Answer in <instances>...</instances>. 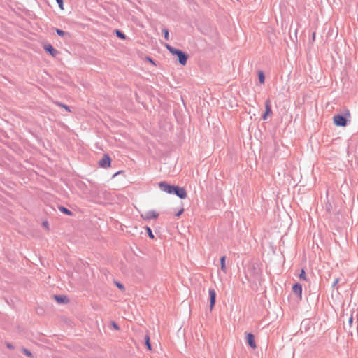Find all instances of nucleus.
Returning a JSON list of instances; mask_svg holds the SVG:
<instances>
[{"instance_id": "26", "label": "nucleus", "mask_w": 358, "mask_h": 358, "mask_svg": "<svg viewBox=\"0 0 358 358\" xmlns=\"http://www.w3.org/2000/svg\"><path fill=\"white\" fill-rule=\"evenodd\" d=\"M6 346L9 349H13L14 348L13 345L12 344L9 343H6Z\"/></svg>"}, {"instance_id": "15", "label": "nucleus", "mask_w": 358, "mask_h": 358, "mask_svg": "<svg viewBox=\"0 0 358 358\" xmlns=\"http://www.w3.org/2000/svg\"><path fill=\"white\" fill-rule=\"evenodd\" d=\"M59 210L67 215H72V212L63 206H59Z\"/></svg>"}, {"instance_id": "29", "label": "nucleus", "mask_w": 358, "mask_h": 358, "mask_svg": "<svg viewBox=\"0 0 358 358\" xmlns=\"http://www.w3.org/2000/svg\"><path fill=\"white\" fill-rule=\"evenodd\" d=\"M148 60L151 63L154 64L153 61L150 58H148Z\"/></svg>"}, {"instance_id": "11", "label": "nucleus", "mask_w": 358, "mask_h": 358, "mask_svg": "<svg viewBox=\"0 0 358 358\" xmlns=\"http://www.w3.org/2000/svg\"><path fill=\"white\" fill-rule=\"evenodd\" d=\"M293 292L299 297V299H302V287L300 284L296 283L292 287Z\"/></svg>"}, {"instance_id": "4", "label": "nucleus", "mask_w": 358, "mask_h": 358, "mask_svg": "<svg viewBox=\"0 0 358 358\" xmlns=\"http://www.w3.org/2000/svg\"><path fill=\"white\" fill-rule=\"evenodd\" d=\"M333 122L338 127H345L347 124L346 119L340 115H335L333 118Z\"/></svg>"}, {"instance_id": "20", "label": "nucleus", "mask_w": 358, "mask_h": 358, "mask_svg": "<svg viewBox=\"0 0 358 358\" xmlns=\"http://www.w3.org/2000/svg\"><path fill=\"white\" fill-rule=\"evenodd\" d=\"M57 104L59 106H60V107L63 108L64 109H65L66 111H68V112H70V111H71V110H70V108H69V107L68 106L64 105V104L61 103H57Z\"/></svg>"}, {"instance_id": "28", "label": "nucleus", "mask_w": 358, "mask_h": 358, "mask_svg": "<svg viewBox=\"0 0 358 358\" xmlns=\"http://www.w3.org/2000/svg\"><path fill=\"white\" fill-rule=\"evenodd\" d=\"M352 321H353V318H352V317H351L350 318V320H349V322H350V324H352Z\"/></svg>"}, {"instance_id": "12", "label": "nucleus", "mask_w": 358, "mask_h": 358, "mask_svg": "<svg viewBox=\"0 0 358 358\" xmlns=\"http://www.w3.org/2000/svg\"><path fill=\"white\" fill-rule=\"evenodd\" d=\"M220 266L221 270L225 273H227V267H226V257L222 256L220 258Z\"/></svg>"}, {"instance_id": "9", "label": "nucleus", "mask_w": 358, "mask_h": 358, "mask_svg": "<svg viewBox=\"0 0 358 358\" xmlns=\"http://www.w3.org/2000/svg\"><path fill=\"white\" fill-rule=\"evenodd\" d=\"M208 293L210 296V309L212 310L215 304L216 292L213 289H210Z\"/></svg>"}, {"instance_id": "5", "label": "nucleus", "mask_w": 358, "mask_h": 358, "mask_svg": "<svg viewBox=\"0 0 358 358\" xmlns=\"http://www.w3.org/2000/svg\"><path fill=\"white\" fill-rule=\"evenodd\" d=\"M174 187V185H169L166 182H160L159 183V187L160 189L168 194H172L173 192Z\"/></svg>"}, {"instance_id": "25", "label": "nucleus", "mask_w": 358, "mask_h": 358, "mask_svg": "<svg viewBox=\"0 0 358 358\" xmlns=\"http://www.w3.org/2000/svg\"><path fill=\"white\" fill-rule=\"evenodd\" d=\"M184 211V209L183 208H181L178 212V213L176 215L177 217H179Z\"/></svg>"}, {"instance_id": "31", "label": "nucleus", "mask_w": 358, "mask_h": 358, "mask_svg": "<svg viewBox=\"0 0 358 358\" xmlns=\"http://www.w3.org/2000/svg\"><path fill=\"white\" fill-rule=\"evenodd\" d=\"M118 287H119L120 288H122V286L121 285H118Z\"/></svg>"}, {"instance_id": "17", "label": "nucleus", "mask_w": 358, "mask_h": 358, "mask_svg": "<svg viewBox=\"0 0 358 358\" xmlns=\"http://www.w3.org/2000/svg\"><path fill=\"white\" fill-rule=\"evenodd\" d=\"M115 34H116V36L118 38H121V39H125L126 38V36L122 32H121L119 30H116L115 31Z\"/></svg>"}, {"instance_id": "18", "label": "nucleus", "mask_w": 358, "mask_h": 358, "mask_svg": "<svg viewBox=\"0 0 358 358\" xmlns=\"http://www.w3.org/2000/svg\"><path fill=\"white\" fill-rule=\"evenodd\" d=\"M145 345L150 351L152 350V347L150 343V338L148 336H146L145 337Z\"/></svg>"}, {"instance_id": "3", "label": "nucleus", "mask_w": 358, "mask_h": 358, "mask_svg": "<svg viewBox=\"0 0 358 358\" xmlns=\"http://www.w3.org/2000/svg\"><path fill=\"white\" fill-rule=\"evenodd\" d=\"M99 165L104 169H107L110 167L111 166V159L108 155L105 154L103 158L99 162Z\"/></svg>"}, {"instance_id": "27", "label": "nucleus", "mask_w": 358, "mask_h": 358, "mask_svg": "<svg viewBox=\"0 0 358 358\" xmlns=\"http://www.w3.org/2000/svg\"><path fill=\"white\" fill-rule=\"evenodd\" d=\"M338 282H339V279L338 278L335 279V280H334V282L333 283V286L334 287L336 286L338 283Z\"/></svg>"}, {"instance_id": "14", "label": "nucleus", "mask_w": 358, "mask_h": 358, "mask_svg": "<svg viewBox=\"0 0 358 358\" xmlns=\"http://www.w3.org/2000/svg\"><path fill=\"white\" fill-rule=\"evenodd\" d=\"M55 299L59 303H67L69 301L66 296H55Z\"/></svg>"}, {"instance_id": "16", "label": "nucleus", "mask_w": 358, "mask_h": 358, "mask_svg": "<svg viewBox=\"0 0 358 358\" xmlns=\"http://www.w3.org/2000/svg\"><path fill=\"white\" fill-rule=\"evenodd\" d=\"M145 229H146V231H147V233H148V236H149L151 239H154V238H155V236H154V234H152L151 229H150L149 227H145Z\"/></svg>"}, {"instance_id": "13", "label": "nucleus", "mask_w": 358, "mask_h": 358, "mask_svg": "<svg viewBox=\"0 0 358 358\" xmlns=\"http://www.w3.org/2000/svg\"><path fill=\"white\" fill-rule=\"evenodd\" d=\"M259 81L261 84L264 83L265 76L263 71H260L258 72Z\"/></svg>"}, {"instance_id": "6", "label": "nucleus", "mask_w": 358, "mask_h": 358, "mask_svg": "<svg viewBox=\"0 0 358 358\" xmlns=\"http://www.w3.org/2000/svg\"><path fill=\"white\" fill-rule=\"evenodd\" d=\"M43 49L49 53L52 57H55L58 55L59 52L53 48L50 43H45L43 45Z\"/></svg>"}, {"instance_id": "24", "label": "nucleus", "mask_w": 358, "mask_h": 358, "mask_svg": "<svg viewBox=\"0 0 358 358\" xmlns=\"http://www.w3.org/2000/svg\"><path fill=\"white\" fill-rule=\"evenodd\" d=\"M56 32L59 36H63L64 35V31L61 29H56Z\"/></svg>"}, {"instance_id": "2", "label": "nucleus", "mask_w": 358, "mask_h": 358, "mask_svg": "<svg viewBox=\"0 0 358 358\" xmlns=\"http://www.w3.org/2000/svg\"><path fill=\"white\" fill-rule=\"evenodd\" d=\"M141 217L144 220H146V221L152 220V219L156 220L159 217V213L155 210H148V211H146V212L142 213L141 215Z\"/></svg>"}, {"instance_id": "23", "label": "nucleus", "mask_w": 358, "mask_h": 358, "mask_svg": "<svg viewBox=\"0 0 358 358\" xmlns=\"http://www.w3.org/2000/svg\"><path fill=\"white\" fill-rule=\"evenodd\" d=\"M23 352L28 357H32V354L27 349H23Z\"/></svg>"}, {"instance_id": "21", "label": "nucleus", "mask_w": 358, "mask_h": 358, "mask_svg": "<svg viewBox=\"0 0 358 358\" xmlns=\"http://www.w3.org/2000/svg\"><path fill=\"white\" fill-rule=\"evenodd\" d=\"M61 10H64L63 0H56Z\"/></svg>"}, {"instance_id": "10", "label": "nucleus", "mask_w": 358, "mask_h": 358, "mask_svg": "<svg viewBox=\"0 0 358 358\" xmlns=\"http://www.w3.org/2000/svg\"><path fill=\"white\" fill-rule=\"evenodd\" d=\"M246 338H247V342H248V345L250 346V348H252L254 350L256 349L257 345L255 343L254 335L251 333H248L246 335Z\"/></svg>"}, {"instance_id": "22", "label": "nucleus", "mask_w": 358, "mask_h": 358, "mask_svg": "<svg viewBox=\"0 0 358 358\" xmlns=\"http://www.w3.org/2000/svg\"><path fill=\"white\" fill-rule=\"evenodd\" d=\"M163 32H164V38L166 40H169V34L168 30L167 29H164Z\"/></svg>"}, {"instance_id": "7", "label": "nucleus", "mask_w": 358, "mask_h": 358, "mask_svg": "<svg viewBox=\"0 0 358 358\" xmlns=\"http://www.w3.org/2000/svg\"><path fill=\"white\" fill-rule=\"evenodd\" d=\"M265 113L262 115V119L264 120H266L267 117L272 114V110H271V101L270 99H267L265 101Z\"/></svg>"}, {"instance_id": "30", "label": "nucleus", "mask_w": 358, "mask_h": 358, "mask_svg": "<svg viewBox=\"0 0 358 358\" xmlns=\"http://www.w3.org/2000/svg\"><path fill=\"white\" fill-rule=\"evenodd\" d=\"M315 33H313V40H315Z\"/></svg>"}, {"instance_id": "8", "label": "nucleus", "mask_w": 358, "mask_h": 358, "mask_svg": "<svg viewBox=\"0 0 358 358\" xmlns=\"http://www.w3.org/2000/svg\"><path fill=\"white\" fill-rule=\"evenodd\" d=\"M180 199H185L187 197V192L185 188L178 186L174 187L173 192Z\"/></svg>"}, {"instance_id": "19", "label": "nucleus", "mask_w": 358, "mask_h": 358, "mask_svg": "<svg viewBox=\"0 0 358 358\" xmlns=\"http://www.w3.org/2000/svg\"><path fill=\"white\" fill-rule=\"evenodd\" d=\"M299 278L301 280H307L306 275L303 269L301 270Z\"/></svg>"}, {"instance_id": "1", "label": "nucleus", "mask_w": 358, "mask_h": 358, "mask_svg": "<svg viewBox=\"0 0 358 358\" xmlns=\"http://www.w3.org/2000/svg\"><path fill=\"white\" fill-rule=\"evenodd\" d=\"M165 47L169 50V51L174 55H177L178 58V61L180 64L185 65L187 60V55H186L182 51L180 50H177L169 44H165Z\"/></svg>"}]
</instances>
